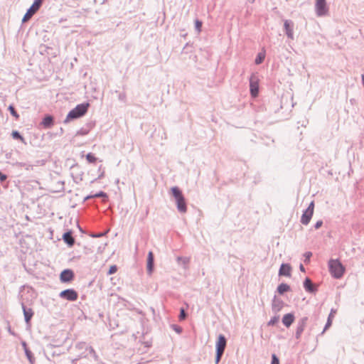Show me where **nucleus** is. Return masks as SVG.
Listing matches in <instances>:
<instances>
[{"instance_id": "nucleus-1", "label": "nucleus", "mask_w": 364, "mask_h": 364, "mask_svg": "<svg viewBox=\"0 0 364 364\" xmlns=\"http://www.w3.org/2000/svg\"><path fill=\"white\" fill-rule=\"evenodd\" d=\"M171 191L175 199L178 211L181 213H186L187 205L181 190L178 187L174 186L171 188Z\"/></svg>"}, {"instance_id": "nucleus-2", "label": "nucleus", "mask_w": 364, "mask_h": 364, "mask_svg": "<svg viewBox=\"0 0 364 364\" xmlns=\"http://www.w3.org/2000/svg\"><path fill=\"white\" fill-rule=\"evenodd\" d=\"M328 269L331 276L335 279H341L346 270L345 267L338 259H333L328 261Z\"/></svg>"}, {"instance_id": "nucleus-3", "label": "nucleus", "mask_w": 364, "mask_h": 364, "mask_svg": "<svg viewBox=\"0 0 364 364\" xmlns=\"http://www.w3.org/2000/svg\"><path fill=\"white\" fill-rule=\"evenodd\" d=\"M89 107V104H81L78 105L75 107L73 109H72L67 115L65 122H69L71 120L77 119L82 116H83L87 111Z\"/></svg>"}, {"instance_id": "nucleus-4", "label": "nucleus", "mask_w": 364, "mask_h": 364, "mask_svg": "<svg viewBox=\"0 0 364 364\" xmlns=\"http://www.w3.org/2000/svg\"><path fill=\"white\" fill-rule=\"evenodd\" d=\"M43 3V0H35L32 6L28 9L27 12L24 15L22 21L26 22L28 21L40 9L41 4Z\"/></svg>"}, {"instance_id": "nucleus-5", "label": "nucleus", "mask_w": 364, "mask_h": 364, "mask_svg": "<svg viewBox=\"0 0 364 364\" xmlns=\"http://www.w3.org/2000/svg\"><path fill=\"white\" fill-rule=\"evenodd\" d=\"M314 202L311 201L310 204L309 205L308 208L304 211L301 218V223L303 225H307L314 214Z\"/></svg>"}, {"instance_id": "nucleus-6", "label": "nucleus", "mask_w": 364, "mask_h": 364, "mask_svg": "<svg viewBox=\"0 0 364 364\" xmlns=\"http://www.w3.org/2000/svg\"><path fill=\"white\" fill-rule=\"evenodd\" d=\"M250 90L252 97H255L259 93V79L255 74H252L250 77Z\"/></svg>"}, {"instance_id": "nucleus-7", "label": "nucleus", "mask_w": 364, "mask_h": 364, "mask_svg": "<svg viewBox=\"0 0 364 364\" xmlns=\"http://www.w3.org/2000/svg\"><path fill=\"white\" fill-rule=\"evenodd\" d=\"M315 9L318 16H326L328 11L326 0H316Z\"/></svg>"}, {"instance_id": "nucleus-8", "label": "nucleus", "mask_w": 364, "mask_h": 364, "mask_svg": "<svg viewBox=\"0 0 364 364\" xmlns=\"http://www.w3.org/2000/svg\"><path fill=\"white\" fill-rule=\"evenodd\" d=\"M308 321V317L304 316L301 318L297 323L295 337L296 339H299L301 338V336L306 326Z\"/></svg>"}, {"instance_id": "nucleus-9", "label": "nucleus", "mask_w": 364, "mask_h": 364, "mask_svg": "<svg viewBox=\"0 0 364 364\" xmlns=\"http://www.w3.org/2000/svg\"><path fill=\"white\" fill-rule=\"evenodd\" d=\"M60 297L68 301H75L77 299V294L73 289H66L60 292Z\"/></svg>"}, {"instance_id": "nucleus-10", "label": "nucleus", "mask_w": 364, "mask_h": 364, "mask_svg": "<svg viewBox=\"0 0 364 364\" xmlns=\"http://www.w3.org/2000/svg\"><path fill=\"white\" fill-rule=\"evenodd\" d=\"M227 345V340L225 336L220 334L216 342V352L224 353Z\"/></svg>"}, {"instance_id": "nucleus-11", "label": "nucleus", "mask_w": 364, "mask_h": 364, "mask_svg": "<svg viewBox=\"0 0 364 364\" xmlns=\"http://www.w3.org/2000/svg\"><path fill=\"white\" fill-rule=\"evenodd\" d=\"M284 28L287 37L290 39H294V23L290 20H285Z\"/></svg>"}, {"instance_id": "nucleus-12", "label": "nucleus", "mask_w": 364, "mask_h": 364, "mask_svg": "<svg viewBox=\"0 0 364 364\" xmlns=\"http://www.w3.org/2000/svg\"><path fill=\"white\" fill-rule=\"evenodd\" d=\"M60 278L63 282H69L73 279L74 273L70 269H65L61 272Z\"/></svg>"}, {"instance_id": "nucleus-13", "label": "nucleus", "mask_w": 364, "mask_h": 364, "mask_svg": "<svg viewBox=\"0 0 364 364\" xmlns=\"http://www.w3.org/2000/svg\"><path fill=\"white\" fill-rule=\"evenodd\" d=\"M291 272V267L289 264L283 263L282 264L279 270V276H285L290 277Z\"/></svg>"}, {"instance_id": "nucleus-14", "label": "nucleus", "mask_w": 364, "mask_h": 364, "mask_svg": "<svg viewBox=\"0 0 364 364\" xmlns=\"http://www.w3.org/2000/svg\"><path fill=\"white\" fill-rule=\"evenodd\" d=\"M304 288L309 293H315L317 291L316 287L309 277H306L304 281Z\"/></svg>"}, {"instance_id": "nucleus-15", "label": "nucleus", "mask_w": 364, "mask_h": 364, "mask_svg": "<svg viewBox=\"0 0 364 364\" xmlns=\"http://www.w3.org/2000/svg\"><path fill=\"white\" fill-rule=\"evenodd\" d=\"M154 257L152 252H149L147 257L146 269L149 274H151L154 270Z\"/></svg>"}, {"instance_id": "nucleus-16", "label": "nucleus", "mask_w": 364, "mask_h": 364, "mask_svg": "<svg viewBox=\"0 0 364 364\" xmlns=\"http://www.w3.org/2000/svg\"><path fill=\"white\" fill-rule=\"evenodd\" d=\"M295 317L294 314L289 313L284 315L282 318V323L287 327L289 328L294 321Z\"/></svg>"}, {"instance_id": "nucleus-17", "label": "nucleus", "mask_w": 364, "mask_h": 364, "mask_svg": "<svg viewBox=\"0 0 364 364\" xmlns=\"http://www.w3.org/2000/svg\"><path fill=\"white\" fill-rule=\"evenodd\" d=\"M283 306V301L280 299H277L275 297L272 302V311L274 312L279 311Z\"/></svg>"}, {"instance_id": "nucleus-18", "label": "nucleus", "mask_w": 364, "mask_h": 364, "mask_svg": "<svg viewBox=\"0 0 364 364\" xmlns=\"http://www.w3.org/2000/svg\"><path fill=\"white\" fill-rule=\"evenodd\" d=\"M63 238L68 245H69L70 246L73 245L75 240L72 236L71 232H67L64 233Z\"/></svg>"}, {"instance_id": "nucleus-19", "label": "nucleus", "mask_w": 364, "mask_h": 364, "mask_svg": "<svg viewBox=\"0 0 364 364\" xmlns=\"http://www.w3.org/2000/svg\"><path fill=\"white\" fill-rule=\"evenodd\" d=\"M23 310L25 316V320L26 323H29L31 318L33 315V310L31 309H26L25 306H23Z\"/></svg>"}, {"instance_id": "nucleus-20", "label": "nucleus", "mask_w": 364, "mask_h": 364, "mask_svg": "<svg viewBox=\"0 0 364 364\" xmlns=\"http://www.w3.org/2000/svg\"><path fill=\"white\" fill-rule=\"evenodd\" d=\"M290 289V287L284 283L279 284L277 287V291L280 294H283L284 293L288 291Z\"/></svg>"}, {"instance_id": "nucleus-21", "label": "nucleus", "mask_w": 364, "mask_h": 364, "mask_svg": "<svg viewBox=\"0 0 364 364\" xmlns=\"http://www.w3.org/2000/svg\"><path fill=\"white\" fill-rule=\"evenodd\" d=\"M105 176V168L102 166V164H100L97 168V177L95 178L94 180H92V183L95 181L100 180L102 178Z\"/></svg>"}, {"instance_id": "nucleus-22", "label": "nucleus", "mask_w": 364, "mask_h": 364, "mask_svg": "<svg viewBox=\"0 0 364 364\" xmlns=\"http://www.w3.org/2000/svg\"><path fill=\"white\" fill-rule=\"evenodd\" d=\"M42 124L44 127H49L52 125L53 124V117H50V116H47L46 117L43 122H42Z\"/></svg>"}, {"instance_id": "nucleus-23", "label": "nucleus", "mask_w": 364, "mask_h": 364, "mask_svg": "<svg viewBox=\"0 0 364 364\" xmlns=\"http://www.w3.org/2000/svg\"><path fill=\"white\" fill-rule=\"evenodd\" d=\"M178 264H182L184 265V268H186V265L189 263L190 259L188 257H178L176 259Z\"/></svg>"}, {"instance_id": "nucleus-24", "label": "nucleus", "mask_w": 364, "mask_h": 364, "mask_svg": "<svg viewBox=\"0 0 364 364\" xmlns=\"http://www.w3.org/2000/svg\"><path fill=\"white\" fill-rule=\"evenodd\" d=\"M264 58H265V55L264 53H259L255 58V64H257V65L261 64L263 62Z\"/></svg>"}, {"instance_id": "nucleus-25", "label": "nucleus", "mask_w": 364, "mask_h": 364, "mask_svg": "<svg viewBox=\"0 0 364 364\" xmlns=\"http://www.w3.org/2000/svg\"><path fill=\"white\" fill-rule=\"evenodd\" d=\"M100 197L103 198V200H105L108 198L107 194L103 191H100L99 193L92 194V198H100Z\"/></svg>"}, {"instance_id": "nucleus-26", "label": "nucleus", "mask_w": 364, "mask_h": 364, "mask_svg": "<svg viewBox=\"0 0 364 364\" xmlns=\"http://www.w3.org/2000/svg\"><path fill=\"white\" fill-rule=\"evenodd\" d=\"M332 324V319L331 318V315L328 316L326 323L324 326V328L323 331L321 332V334H323L324 332L331 326Z\"/></svg>"}, {"instance_id": "nucleus-27", "label": "nucleus", "mask_w": 364, "mask_h": 364, "mask_svg": "<svg viewBox=\"0 0 364 364\" xmlns=\"http://www.w3.org/2000/svg\"><path fill=\"white\" fill-rule=\"evenodd\" d=\"M9 109L10 110L11 114L16 119H18L19 118V115L15 110L14 107L12 105H10L9 107Z\"/></svg>"}, {"instance_id": "nucleus-28", "label": "nucleus", "mask_w": 364, "mask_h": 364, "mask_svg": "<svg viewBox=\"0 0 364 364\" xmlns=\"http://www.w3.org/2000/svg\"><path fill=\"white\" fill-rule=\"evenodd\" d=\"M279 321V316H274L272 317L268 322V326H274Z\"/></svg>"}, {"instance_id": "nucleus-29", "label": "nucleus", "mask_w": 364, "mask_h": 364, "mask_svg": "<svg viewBox=\"0 0 364 364\" xmlns=\"http://www.w3.org/2000/svg\"><path fill=\"white\" fill-rule=\"evenodd\" d=\"M195 24H196V29L197 30L198 32H200L201 31V27H202V21H199V20H196V22H195Z\"/></svg>"}, {"instance_id": "nucleus-30", "label": "nucleus", "mask_w": 364, "mask_h": 364, "mask_svg": "<svg viewBox=\"0 0 364 364\" xmlns=\"http://www.w3.org/2000/svg\"><path fill=\"white\" fill-rule=\"evenodd\" d=\"M187 316V314L183 309H181L179 314V319L181 321L184 320Z\"/></svg>"}, {"instance_id": "nucleus-31", "label": "nucleus", "mask_w": 364, "mask_h": 364, "mask_svg": "<svg viewBox=\"0 0 364 364\" xmlns=\"http://www.w3.org/2000/svg\"><path fill=\"white\" fill-rule=\"evenodd\" d=\"M12 136L14 138V139H20L21 141H23V138L20 135V134L16 132V131H14L12 132Z\"/></svg>"}, {"instance_id": "nucleus-32", "label": "nucleus", "mask_w": 364, "mask_h": 364, "mask_svg": "<svg viewBox=\"0 0 364 364\" xmlns=\"http://www.w3.org/2000/svg\"><path fill=\"white\" fill-rule=\"evenodd\" d=\"M271 364H279V360L275 354L272 355Z\"/></svg>"}, {"instance_id": "nucleus-33", "label": "nucleus", "mask_w": 364, "mask_h": 364, "mask_svg": "<svg viewBox=\"0 0 364 364\" xmlns=\"http://www.w3.org/2000/svg\"><path fill=\"white\" fill-rule=\"evenodd\" d=\"M117 270V267L116 265H112L109 267V269L107 272V274L110 275V274H112L114 273H115Z\"/></svg>"}, {"instance_id": "nucleus-34", "label": "nucleus", "mask_w": 364, "mask_h": 364, "mask_svg": "<svg viewBox=\"0 0 364 364\" xmlns=\"http://www.w3.org/2000/svg\"><path fill=\"white\" fill-rule=\"evenodd\" d=\"M223 353L216 352L215 355V364H218V363L220 361L221 358L223 356Z\"/></svg>"}, {"instance_id": "nucleus-35", "label": "nucleus", "mask_w": 364, "mask_h": 364, "mask_svg": "<svg viewBox=\"0 0 364 364\" xmlns=\"http://www.w3.org/2000/svg\"><path fill=\"white\" fill-rule=\"evenodd\" d=\"M322 225H323V221H322V220H318V221L315 223V225H314V228H315L316 230H317V229L320 228L322 226Z\"/></svg>"}, {"instance_id": "nucleus-36", "label": "nucleus", "mask_w": 364, "mask_h": 364, "mask_svg": "<svg viewBox=\"0 0 364 364\" xmlns=\"http://www.w3.org/2000/svg\"><path fill=\"white\" fill-rule=\"evenodd\" d=\"M118 98L120 101H125L126 100V94L124 92L119 93Z\"/></svg>"}, {"instance_id": "nucleus-37", "label": "nucleus", "mask_w": 364, "mask_h": 364, "mask_svg": "<svg viewBox=\"0 0 364 364\" xmlns=\"http://www.w3.org/2000/svg\"><path fill=\"white\" fill-rule=\"evenodd\" d=\"M173 329L178 333L182 332V328L178 326L174 325Z\"/></svg>"}, {"instance_id": "nucleus-38", "label": "nucleus", "mask_w": 364, "mask_h": 364, "mask_svg": "<svg viewBox=\"0 0 364 364\" xmlns=\"http://www.w3.org/2000/svg\"><path fill=\"white\" fill-rule=\"evenodd\" d=\"M7 178V176L5 175V174H3L1 171H0V181L1 182L6 181V179Z\"/></svg>"}, {"instance_id": "nucleus-39", "label": "nucleus", "mask_w": 364, "mask_h": 364, "mask_svg": "<svg viewBox=\"0 0 364 364\" xmlns=\"http://www.w3.org/2000/svg\"><path fill=\"white\" fill-rule=\"evenodd\" d=\"M105 235V232H103V233H100V234H95V233H92V238H97V237H102V236H103V235Z\"/></svg>"}, {"instance_id": "nucleus-40", "label": "nucleus", "mask_w": 364, "mask_h": 364, "mask_svg": "<svg viewBox=\"0 0 364 364\" xmlns=\"http://www.w3.org/2000/svg\"><path fill=\"white\" fill-rule=\"evenodd\" d=\"M312 255V253L311 252H306L305 254H304V256L306 257V259H309L310 257H311Z\"/></svg>"}, {"instance_id": "nucleus-41", "label": "nucleus", "mask_w": 364, "mask_h": 364, "mask_svg": "<svg viewBox=\"0 0 364 364\" xmlns=\"http://www.w3.org/2000/svg\"><path fill=\"white\" fill-rule=\"evenodd\" d=\"M92 166L96 165V162H97V158H95V157L92 155Z\"/></svg>"}, {"instance_id": "nucleus-42", "label": "nucleus", "mask_w": 364, "mask_h": 364, "mask_svg": "<svg viewBox=\"0 0 364 364\" xmlns=\"http://www.w3.org/2000/svg\"><path fill=\"white\" fill-rule=\"evenodd\" d=\"M87 159L90 161H91V154H87Z\"/></svg>"}, {"instance_id": "nucleus-43", "label": "nucleus", "mask_w": 364, "mask_h": 364, "mask_svg": "<svg viewBox=\"0 0 364 364\" xmlns=\"http://www.w3.org/2000/svg\"><path fill=\"white\" fill-rule=\"evenodd\" d=\"M299 269H300V270H301V272H304V271H305V269H304V267L303 264H300Z\"/></svg>"}, {"instance_id": "nucleus-44", "label": "nucleus", "mask_w": 364, "mask_h": 364, "mask_svg": "<svg viewBox=\"0 0 364 364\" xmlns=\"http://www.w3.org/2000/svg\"><path fill=\"white\" fill-rule=\"evenodd\" d=\"M334 312H335V311H334L333 309H331V313H330V314H329V315H331V319H332V317H333V313H334Z\"/></svg>"}, {"instance_id": "nucleus-45", "label": "nucleus", "mask_w": 364, "mask_h": 364, "mask_svg": "<svg viewBox=\"0 0 364 364\" xmlns=\"http://www.w3.org/2000/svg\"><path fill=\"white\" fill-rule=\"evenodd\" d=\"M26 354H27V355H28V357H30V354H29V353H28V352H26Z\"/></svg>"}, {"instance_id": "nucleus-46", "label": "nucleus", "mask_w": 364, "mask_h": 364, "mask_svg": "<svg viewBox=\"0 0 364 364\" xmlns=\"http://www.w3.org/2000/svg\"><path fill=\"white\" fill-rule=\"evenodd\" d=\"M92 354H95V351L93 349L92 350Z\"/></svg>"}, {"instance_id": "nucleus-47", "label": "nucleus", "mask_w": 364, "mask_h": 364, "mask_svg": "<svg viewBox=\"0 0 364 364\" xmlns=\"http://www.w3.org/2000/svg\"><path fill=\"white\" fill-rule=\"evenodd\" d=\"M94 1H95V3H97V0H94Z\"/></svg>"}, {"instance_id": "nucleus-48", "label": "nucleus", "mask_w": 364, "mask_h": 364, "mask_svg": "<svg viewBox=\"0 0 364 364\" xmlns=\"http://www.w3.org/2000/svg\"><path fill=\"white\" fill-rule=\"evenodd\" d=\"M105 1V0H103L102 3H104V1Z\"/></svg>"}]
</instances>
